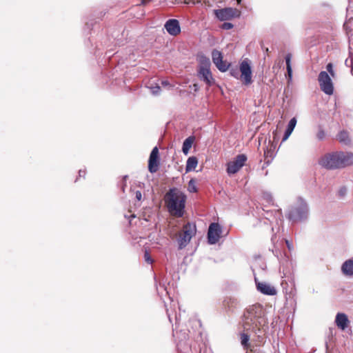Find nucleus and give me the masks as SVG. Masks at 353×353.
Wrapping results in <instances>:
<instances>
[{
    "label": "nucleus",
    "instance_id": "nucleus-1",
    "mask_svg": "<svg viewBox=\"0 0 353 353\" xmlns=\"http://www.w3.org/2000/svg\"><path fill=\"white\" fill-rule=\"evenodd\" d=\"M268 324L265 311L261 305L250 306L245 312L242 319L243 331L256 332L261 331Z\"/></svg>",
    "mask_w": 353,
    "mask_h": 353
},
{
    "label": "nucleus",
    "instance_id": "nucleus-2",
    "mask_svg": "<svg viewBox=\"0 0 353 353\" xmlns=\"http://www.w3.org/2000/svg\"><path fill=\"white\" fill-rule=\"evenodd\" d=\"M319 163L327 170L344 168L353 165V154L343 152L327 153L320 158Z\"/></svg>",
    "mask_w": 353,
    "mask_h": 353
},
{
    "label": "nucleus",
    "instance_id": "nucleus-3",
    "mask_svg": "<svg viewBox=\"0 0 353 353\" xmlns=\"http://www.w3.org/2000/svg\"><path fill=\"white\" fill-rule=\"evenodd\" d=\"M185 199V195L181 191L176 188H171L165 196L168 211L177 217L183 216Z\"/></svg>",
    "mask_w": 353,
    "mask_h": 353
},
{
    "label": "nucleus",
    "instance_id": "nucleus-4",
    "mask_svg": "<svg viewBox=\"0 0 353 353\" xmlns=\"http://www.w3.org/2000/svg\"><path fill=\"white\" fill-rule=\"evenodd\" d=\"M309 213L310 210L307 202L299 197L289 210L288 217L293 222L303 221L308 218Z\"/></svg>",
    "mask_w": 353,
    "mask_h": 353
},
{
    "label": "nucleus",
    "instance_id": "nucleus-5",
    "mask_svg": "<svg viewBox=\"0 0 353 353\" xmlns=\"http://www.w3.org/2000/svg\"><path fill=\"white\" fill-rule=\"evenodd\" d=\"M199 68L198 70V77L200 80L203 81L207 85H211L214 81L210 70V59L204 55L199 57Z\"/></svg>",
    "mask_w": 353,
    "mask_h": 353
},
{
    "label": "nucleus",
    "instance_id": "nucleus-6",
    "mask_svg": "<svg viewBox=\"0 0 353 353\" xmlns=\"http://www.w3.org/2000/svg\"><path fill=\"white\" fill-rule=\"evenodd\" d=\"M196 232V225L193 223H188L183 226V231L179 234L177 239L179 250H182L188 245L192 236L195 235Z\"/></svg>",
    "mask_w": 353,
    "mask_h": 353
},
{
    "label": "nucleus",
    "instance_id": "nucleus-7",
    "mask_svg": "<svg viewBox=\"0 0 353 353\" xmlns=\"http://www.w3.org/2000/svg\"><path fill=\"white\" fill-rule=\"evenodd\" d=\"M318 81L321 90L326 94L331 95L334 92L332 79L325 71H321L318 77Z\"/></svg>",
    "mask_w": 353,
    "mask_h": 353
},
{
    "label": "nucleus",
    "instance_id": "nucleus-8",
    "mask_svg": "<svg viewBox=\"0 0 353 353\" xmlns=\"http://www.w3.org/2000/svg\"><path fill=\"white\" fill-rule=\"evenodd\" d=\"M222 229L218 223H212L208 231V241L209 244L214 245L216 243L221 236Z\"/></svg>",
    "mask_w": 353,
    "mask_h": 353
},
{
    "label": "nucleus",
    "instance_id": "nucleus-9",
    "mask_svg": "<svg viewBox=\"0 0 353 353\" xmlns=\"http://www.w3.org/2000/svg\"><path fill=\"white\" fill-rule=\"evenodd\" d=\"M247 161L245 154H241L236 157L234 161H230L227 165V172L229 174H233L239 172V170L245 165Z\"/></svg>",
    "mask_w": 353,
    "mask_h": 353
},
{
    "label": "nucleus",
    "instance_id": "nucleus-10",
    "mask_svg": "<svg viewBox=\"0 0 353 353\" xmlns=\"http://www.w3.org/2000/svg\"><path fill=\"white\" fill-rule=\"evenodd\" d=\"M214 14L220 21L230 20L234 17H239L240 12L236 9L232 8H225L219 10H215Z\"/></svg>",
    "mask_w": 353,
    "mask_h": 353
},
{
    "label": "nucleus",
    "instance_id": "nucleus-11",
    "mask_svg": "<svg viewBox=\"0 0 353 353\" xmlns=\"http://www.w3.org/2000/svg\"><path fill=\"white\" fill-rule=\"evenodd\" d=\"M241 79L244 83L248 85L252 82L251 67L247 61H243L240 65Z\"/></svg>",
    "mask_w": 353,
    "mask_h": 353
},
{
    "label": "nucleus",
    "instance_id": "nucleus-12",
    "mask_svg": "<svg viewBox=\"0 0 353 353\" xmlns=\"http://www.w3.org/2000/svg\"><path fill=\"white\" fill-rule=\"evenodd\" d=\"M159 150L157 147H154L150 155L148 161V170L150 172L154 173L159 168L158 161Z\"/></svg>",
    "mask_w": 353,
    "mask_h": 353
},
{
    "label": "nucleus",
    "instance_id": "nucleus-13",
    "mask_svg": "<svg viewBox=\"0 0 353 353\" xmlns=\"http://www.w3.org/2000/svg\"><path fill=\"white\" fill-rule=\"evenodd\" d=\"M212 61L216 68L221 72H225L228 70V66L226 63L223 61V57L221 52L214 50L212 52Z\"/></svg>",
    "mask_w": 353,
    "mask_h": 353
},
{
    "label": "nucleus",
    "instance_id": "nucleus-14",
    "mask_svg": "<svg viewBox=\"0 0 353 353\" xmlns=\"http://www.w3.org/2000/svg\"><path fill=\"white\" fill-rule=\"evenodd\" d=\"M164 28L172 36H176L181 32L179 22L176 19H172L168 20L164 25Z\"/></svg>",
    "mask_w": 353,
    "mask_h": 353
},
{
    "label": "nucleus",
    "instance_id": "nucleus-15",
    "mask_svg": "<svg viewBox=\"0 0 353 353\" xmlns=\"http://www.w3.org/2000/svg\"><path fill=\"white\" fill-rule=\"evenodd\" d=\"M255 281L256 284V288L261 293L270 296H273L276 294L277 291L276 288L272 285L265 282H257L256 279Z\"/></svg>",
    "mask_w": 353,
    "mask_h": 353
},
{
    "label": "nucleus",
    "instance_id": "nucleus-16",
    "mask_svg": "<svg viewBox=\"0 0 353 353\" xmlns=\"http://www.w3.org/2000/svg\"><path fill=\"white\" fill-rule=\"evenodd\" d=\"M335 323L339 328L345 330L347 327L350 321L345 314L339 312L336 316Z\"/></svg>",
    "mask_w": 353,
    "mask_h": 353
},
{
    "label": "nucleus",
    "instance_id": "nucleus-17",
    "mask_svg": "<svg viewBox=\"0 0 353 353\" xmlns=\"http://www.w3.org/2000/svg\"><path fill=\"white\" fill-rule=\"evenodd\" d=\"M341 271L346 276H353V259H348L343 263Z\"/></svg>",
    "mask_w": 353,
    "mask_h": 353
},
{
    "label": "nucleus",
    "instance_id": "nucleus-18",
    "mask_svg": "<svg viewBox=\"0 0 353 353\" xmlns=\"http://www.w3.org/2000/svg\"><path fill=\"white\" fill-rule=\"evenodd\" d=\"M296 119L295 117H293L291 119L288 124L287 129L285 131L283 137L282 139V142L285 141L291 135L292 132H293L296 125Z\"/></svg>",
    "mask_w": 353,
    "mask_h": 353
},
{
    "label": "nucleus",
    "instance_id": "nucleus-19",
    "mask_svg": "<svg viewBox=\"0 0 353 353\" xmlns=\"http://www.w3.org/2000/svg\"><path fill=\"white\" fill-rule=\"evenodd\" d=\"M194 139L195 138L194 136H190L184 140L182 146V152L185 155H187L189 153V151L192 146Z\"/></svg>",
    "mask_w": 353,
    "mask_h": 353
},
{
    "label": "nucleus",
    "instance_id": "nucleus-20",
    "mask_svg": "<svg viewBox=\"0 0 353 353\" xmlns=\"http://www.w3.org/2000/svg\"><path fill=\"white\" fill-rule=\"evenodd\" d=\"M198 165V159L196 157H190L188 159L185 165L186 172L194 170Z\"/></svg>",
    "mask_w": 353,
    "mask_h": 353
},
{
    "label": "nucleus",
    "instance_id": "nucleus-21",
    "mask_svg": "<svg viewBox=\"0 0 353 353\" xmlns=\"http://www.w3.org/2000/svg\"><path fill=\"white\" fill-rule=\"evenodd\" d=\"M337 139L339 141L340 143L345 145H348L350 143L349 133L345 130H342L339 132V134H337Z\"/></svg>",
    "mask_w": 353,
    "mask_h": 353
},
{
    "label": "nucleus",
    "instance_id": "nucleus-22",
    "mask_svg": "<svg viewBox=\"0 0 353 353\" xmlns=\"http://www.w3.org/2000/svg\"><path fill=\"white\" fill-rule=\"evenodd\" d=\"M291 59H292L291 54H288L285 57L287 74H288V81H290L292 78V66H291Z\"/></svg>",
    "mask_w": 353,
    "mask_h": 353
},
{
    "label": "nucleus",
    "instance_id": "nucleus-23",
    "mask_svg": "<svg viewBox=\"0 0 353 353\" xmlns=\"http://www.w3.org/2000/svg\"><path fill=\"white\" fill-rule=\"evenodd\" d=\"M249 341H250V336L247 333H245L243 332L240 334L241 344L245 350H248L250 346Z\"/></svg>",
    "mask_w": 353,
    "mask_h": 353
},
{
    "label": "nucleus",
    "instance_id": "nucleus-24",
    "mask_svg": "<svg viewBox=\"0 0 353 353\" xmlns=\"http://www.w3.org/2000/svg\"><path fill=\"white\" fill-rule=\"evenodd\" d=\"M266 214L268 215V216H266V219H268L270 222H272L274 220L278 224L279 221H281L282 220V213L280 210H278L277 211L274 212V217L272 218V219H271L272 212H270L271 214L270 216V212L268 211L266 212Z\"/></svg>",
    "mask_w": 353,
    "mask_h": 353
},
{
    "label": "nucleus",
    "instance_id": "nucleus-25",
    "mask_svg": "<svg viewBox=\"0 0 353 353\" xmlns=\"http://www.w3.org/2000/svg\"><path fill=\"white\" fill-rule=\"evenodd\" d=\"M345 64L347 67L351 68V73L353 75V57L352 54H350L349 57L346 59Z\"/></svg>",
    "mask_w": 353,
    "mask_h": 353
},
{
    "label": "nucleus",
    "instance_id": "nucleus-26",
    "mask_svg": "<svg viewBox=\"0 0 353 353\" xmlns=\"http://www.w3.org/2000/svg\"><path fill=\"white\" fill-rule=\"evenodd\" d=\"M152 94L154 96L159 95L161 92V88L159 85H151L150 87Z\"/></svg>",
    "mask_w": 353,
    "mask_h": 353
},
{
    "label": "nucleus",
    "instance_id": "nucleus-27",
    "mask_svg": "<svg viewBox=\"0 0 353 353\" xmlns=\"http://www.w3.org/2000/svg\"><path fill=\"white\" fill-rule=\"evenodd\" d=\"M316 137L319 140H323L325 137V132L324 130L320 126L319 127Z\"/></svg>",
    "mask_w": 353,
    "mask_h": 353
},
{
    "label": "nucleus",
    "instance_id": "nucleus-28",
    "mask_svg": "<svg viewBox=\"0 0 353 353\" xmlns=\"http://www.w3.org/2000/svg\"><path fill=\"white\" fill-rule=\"evenodd\" d=\"M326 69L327 70V72L330 73V74L332 76V77H334L335 76V72L333 70V65L332 63H329L327 65H326Z\"/></svg>",
    "mask_w": 353,
    "mask_h": 353
},
{
    "label": "nucleus",
    "instance_id": "nucleus-29",
    "mask_svg": "<svg viewBox=\"0 0 353 353\" xmlns=\"http://www.w3.org/2000/svg\"><path fill=\"white\" fill-rule=\"evenodd\" d=\"M144 258H145V261L149 263V264H152V262H153V260L152 259L150 254L146 251L144 254Z\"/></svg>",
    "mask_w": 353,
    "mask_h": 353
},
{
    "label": "nucleus",
    "instance_id": "nucleus-30",
    "mask_svg": "<svg viewBox=\"0 0 353 353\" xmlns=\"http://www.w3.org/2000/svg\"><path fill=\"white\" fill-rule=\"evenodd\" d=\"M222 28L223 30H230L233 28V24L228 22H225L222 24Z\"/></svg>",
    "mask_w": 353,
    "mask_h": 353
},
{
    "label": "nucleus",
    "instance_id": "nucleus-31",
    "mask_svg": "<svg viewBox=\"0 0 353 353\" xmlns=\"http://www.w3.org/2000/svg\"><path fill=\"white\" fill-rule=\"evenodd\" d=\"M263 196L267 202L270 203L272 201V196L270 193L265 192Z\"/></svg>",
    "mask_w": 353,
    "mask_h": 353
},
{
    "label": "nucleus",
    "instance_id": "nucleus-32",
    "mask_svg": "<svg viewBox=\"0 0 353 353\" xmlns=\"http://www.w3.org/2000/svg\"><path fill=\"white\" fill-rule=\"evenodd\" d=\"M135 196H136V199L138 200V201H140L142 198V194H141V192L139 190H137L136 192H135Z\"/></svg>",
    "mask_w": 353,
    "mask_h": 353
},
{
    "label": "nucleus",
    "instance_id": "nucleus-33",
    "mask_svg": "<svg viewBox=\"0 0 353 353\" xmlns=\"http://www.w3.org/2000/svg\"><path fill=\"white\" fill-rule=\"evenodd\" d=\"M85 170H80L79 171V177H85Z\"/></svg>",
    "mask_w": 353,
    "mask_h": 353
},
{
    "label": "nucleus",
    "instance_id": "nucleus-34",
    "mask_svg": "<svg viewBox=\"0 0 353 353\" xmlns=\"http://www.w3.org/2000/svg\"><path fill=\"white\" fill-rule=\"evenodd\" d=\"M285 243L289 250H291L292 249V245L289 242L288 240H285Z\"/></svg>",
    "mask_w": 353,
    "mask_h": 353
},
{
    "label": "nucleus",
    "instance_id": "nucleus-35",
    "mask_svg": "<svg viewBox=\"0 0 353 353\" xmlns=\"http://www.w3.org/2000/svg\"><path fill=\"white\" fill-rule=\"evenodd\" d=\"M152 1V0H141V4L142 5H146V4H148V3H150Z\"/></svg>",
    "mask_w": 353,
    "mask_h": 353
},
{
    "label": "nucleus",
    "instance_id": "nucleus-36",
    "mask_svg": "<svg viewBox=\"0 0 353 353\" xmlns=\"http://www.w3.org/2000/svg\"><path fill=\"white\" fill-rule=\"evenodd\" d=\"M161 85L163 86H167V85H169L170 83H169V82L168 81H161Z\"/></svg>",
    "mask_w": 353,
    "mask_h": 353
},
{
    "label": "nucleus",
    "instance_id": "nucleus-37",
    "mask_svg": "<svg viewBox=\"0 0 353 353\" xmlns=\"http://www.w3.org/2000/svg\"><path fill=\"white\" fill-rule=\"evenodd\" d=\"M345 192H346V189L343 188L339 191V194H340V195L343 196L345 194Z\"/></svg>",
    "mask_w": 353,
    "mask_h": 353
},
{
    "label": "nucleus",
    "instance_id": "nucleus-38",
    "mask_svg": "<svg viewBox=\"0 0 353 353\" xmlns=\"http://www.w3.org/2000/svg\"><path fill=\"white\" fill-rule=\"evenodd\" d=\"M194 90L196 91L198 89H199V86L197 84H194Z\"/></svg>",
    "mask_w": 353,
    "mask_h": 353
},
{
    "label": "nucleus",
    "instance_id": "nucleus-39",
    "mask_svg": "<svg viewBox=\"0 0 353 353\" xmlns=\"http://www.w3.org/2000/svg\"><path fill=\"white\" fill-rule=\"evenodd\" d=\"M242 0H237V3L240 4Z\"/></svg>",
    "mask_w": 353,
    "mask_h": 353
},
{
    "label": "nucleus",
    "instance_id": "nucleus-40",
    "mask_svg": "<svg viewBox=\"0 0 353 353\" xmlns=\"http://www.w3.org/2000/svg\"><path fill=\"white\" fill-rule=\"evenodd\" d=\"M185 3L188 4V3H190V2H189V1H185Z\"/></svg>",
    "mask_w": 353,
    "mask_h": 353
},
{
    "label": "nucleus",
    "instance_id": "nucleus-41",
    "mask_svg": "<svg viewBox=\"0 0 353 353\" xmlns=\"http://www.w3.org/2000/svg\"><path fill=\"white\" fill-rule=\"evenodd\" d=\"M131 217H135V216L134 214L131 215Z\"/></svg>",
    "mask_w": 353,
    "mask_h": 353
}]
</instances>
